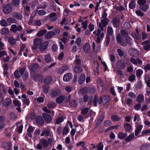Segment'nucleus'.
Returning <instances> with one entry per match:
<instances>
[{
	"label": "nucleus",
	"mask_w": 150,
	"mask_h": 150,
	"mask_svg": "<svg viewBox=\"0 0 150 150\" xmlns=\"http://www.w3.org/2000/svg\"><path fill=\"white\" fill-rule=\"evenodd\" d=\"M52 78L50 76H48L44 80V82L46 85L49 84L52 81Z\"/></svg>",
	"instance_id": "34"
},
{
	"label": "nucleus",
	"mask_w": 150,
	"mask_h": 150,
	"mask_svg": "<svg viewBox=\"0 0 150 150\" xmlns=\"http://www.w3.org/2000/svg\"><path fill=\"white\" fill-rule=\"evenodd\" d=\"M111 120L112 121H117L119 120L120 118L116 115H113L111 117Z\"/></svg>",
	"instance_id": "61"
},
{
	"label": "nucleus",
	"mask_w": 150,
	"mask_h": 150,
	"mask_svg": "<svg viewBox=\"0 0 150 150\" xmlns=\"http://www.w3.org/2000/svg\"><path fill=\"white\" fill-rule=\"evenodd\" d=\"M144 96L142 94L139 95L137 98V101L138 103L142 102L144 100Z\"/></svg>",
	"instance_id": "26"
},
{
	"label": "nucleus",
	"mask_w": 150,
	"mask_h": 150,
	"mask_svg": "<svg viewBox=\"0 0 150 150\" xmlns=\"http://www.w3.org/2000/svg\"><path fill=\"white\" fill-rule=\"evenodd\" d=\"M140 8L141 10L142 11L145 12L149 8V6L147 4H144L141 6H140Z\"/></svg>",
	"instance_id": "33"
},
{
	"label": "nucleus",
	"mask_w": 150,
	"mask_h": 150,
	"mask_svg": "<svg viewBox=\"0 0 150 150\" xmlns=\"http://www.w3.org/2000/svg\"><path fill=\"white\" fill-rule=\"evenodd\" d=\"M65 98L64 96H61L57 98L56 100V102L58 103H60L62 102Z\"/></svg>",
	"instance_id": "27"
},
{
	"label": "nucleus",
	"mask_w": 150,
	"mask_h": 150,
	"mask_svg": "<svg viewBox=\"0 0 150 150\" xmlns=\"http://www.w3.org/2000/svg\"><path fill=\"white\" fill-rule=\"evenodd\" d=\"M130 61L133 64L137 65H141L142 63V61L138 58L135 59L133 58H131L130 59Z\"/></svg>",
	"instance_id": "9"
},
{
	"label": "nucleus",
	"mask_w": 150,
	"mask_h": 150,
	"mask_svg": "<svg viewBox=\"0 0 150 150\" xmlns=\"http://www.w3.org/2000/svg\"><path fill=\"white\" fill-rule=\"evenodd\" d=\"M42 39L37 38L34 39L33 41L34 46L33 47L34 50H35L37 48V47L42 42Z\"/></svg>",
	"instance_id": "3"
},
{
	"label": "nucleus",
	"mask_w": 150,
	"mask_h": 150,
	"mask_svg": "<svg viewBox=\"0 0 150 150\" xmlns=\"http://www.w3.org/2000/svg\"><path fill=\"white\" fill-rule=\"evenodd\" d=\"M136 3L134 1H132L129 4V8L131 9H133L135 7Z\"/></svg>",
	"instance_id": "60"
},
{
	"label": "nucleus",
	"mask_w": 150,
	"mask_h": 150,
	"mask_svg": "<svg viewBox=\"0 0 150 150\" xmlns=\"http://www.w3.org/2000/svg\"><path fill=\"white\" fill-rule=\"evenodd\" d=\"M108 20L107 19H103L101 20V22L104 26H105L108 24Z\"/></svg>",
	"instance_id": "54"
},
{
	"label": "nucleus",
	"mask_w": 150,
	"mask_h": 150,
	"mask_svg": "<svg viewBox=\"0 0 150 150\" xmlns=\"http://www.w3.org/2000/svg\"><path fill=\"white\" fill-rule=\"evenodd\" d=\"M47 32V30L46 29L42 30L38 32L36 35L38 37H41L43 36Z\"/></svg>",
	"instance_id": "28"
},
{
	"label": "nucleus",
	"mask_w": 150,
	"mask_h": 150,
	"mask_svg": "<svg viewBox=\"0 0 150 150\" xmlns=\"http://www.w3.org/2000/svg\"><path fill=\"white\" fill-rule=\"evenodd\" d=\"M0 24L2 26H7V23L5 20H2L0 21Z\"/></svg>",
	"instance_id": "44"
},
{
	"label": "nucleus",
	"mask_w": 150,
	"mask_h": 150,
	"mask_svg": "<svg viewBox=\"0 0 150 150\" xmlns=\"http://www.w3.org/2000/svg\"><path fill=\"white\" fill-rule=\"evenodd\" d=\"M120 35L118 34L117 35L116 40L117 42L120 44L122 46H125L128 43L131 42L132 40L128 36V33L124 30H120Z\"/></svg>",
	"instance_id": "1"
},
{
	"label": "nucleus",
	"mask_w": 150,
	"mask_h": 150,
	"mask_svg": "<svg viewBox=\"0 0 150 150\" xmlns=\"http://www.w3.org/2000/svg\"><path fill=\"white\" fill-rule=\"evenodd\" d=\"M142 127L143 126L142 125H137L135 130V136H137L140 132Z\"/></svg>",
	"instance_id": "15"
},
{
	"label": "nucleus",
	"mask_w": 150,
	"mask_h": 150,
	"mask_svg": "<svg viewBox=\"0 0 150 150\" xmlns=\"http://www.w3.org/2000/svg\"><path fill=\"white\" fill-rule=\"evenodd\" d=\"M124 26L125 28L127 29H129L130 27V25L128 22L125 23L124 24Z\"/></svg>",
	"instance_id": "64"
},
{
	"label": "nucleus",
	"mask_w": 150,
	"mask_h": 150,
	"mask_svg": "<svg viewBox=\"0 0 150 150\" xmlns=\"http://www.w3.org/2000/svg\"><path fill=\"white\" fill-rule=\"evenodd\" d=\"M51 61V57L49 55H47L45 56V61L47 63L50 62Z\"/></svg>",
	"instance_id": "50"
},
{
	"label": "nucleus",
	"mask_w": 150,
	"mask_h": 150,
	"mask_svg": "<svg viewBox=\"0 0 150 150\" xmlns=\"http://www.w3.org/2000/svg\"><path fill=\"white\" fill-rule=\"evenodd\" d=\"M129 52L131 56L137 57L138 56L139 52L138 50L134 48H131L129 50Z\"/></svg>",
	"instance_id": "8"
},
{
	"label": "nucleus",
	"mask_w": 150,
	"mask_h": 150,
	"mask_svg": "<svg viewBox=\"0 0 150 150\" xmlns=\"http://www.w3.org/2000/svg\"><path fill=\"white\" fill-rule=\"evenodd\" d=\"M26 47V45H22L20 50V55H22V52L25 51V48Z\"/></svg>",
	"instance_id": "52"
},
{
	"label": "nucleus",
	"mask_w": 150,
	"mask_h": 150,
	"mask_svg": "<svg viewBox=\"0 0 150 150\" xmlns=\"http://www.w3.org/2000/svg\"><path fill=\"white\" fill-rule=\"evenodd\" d=\"M72 76L73 75L71 73H67L64 75L63 77V80L65 82L68 81L71 79Z\"/></svg>",
	"instance_id": "11"
},
{
	"label": "nucleus",
	"mask_w": 150,
	"mask_h": 150,
	"mask_svg": "<svg viewBox=\"0 0 150 150\" xmlns=\"http://www.w3.org/2000/svg\"><path fill=\"white\" fill-rule=\"evenodd\" d=\"M134 137V133L130 134L125 139V141L127 142H129L131 140L133 139Z\"/></svg>",
	"instance_id": "30"
},
{
	"label": "nucleus",
	"mask_w": 150,
	"mask_h": 150,
	"mask_svg": "<svg viewBox=\"0 0 150 150\" xmlns=\"http://www.w3.org/2000/svg\"><path fill=\"white\" fill-rule=\"evenodd\" d=\"M97 150H103V145L102 142L99 143L96 146Z\"/></svg>",
	"instance_id": "46"
},
{
	"label": "nucleus",
	"mask_w": 150,
	"mask_h": 150,
	"mask_svg": "<svg viewBox=\"0 0 150 150\" xmlns=\"http://www.w3.org/2000/svg\"><path fill=\"white\" fill-rule=\"evenodd\" d=\"M128 96L130 97L133 98H135L136 97V95L133 92H129L128 93Z\"/></svg>",
	"instance_id": "63"
},
{
	"label": "nucleus",
	"mask_w": 150,
	"mask_h": 150,
	"mask_svg": "<svg viewBox=\"0 0 150 150\" xmlns=\"http://www.w3.org/2000/svg\"><path fill=\"white\" fill-rule=\"evenodd\" d=\"M108 101V99L106 96H104L100 98L98 100L99 104H104L107 103Z\"/></svg>",
	"instance_id": "17"
},
{
	"label": "nucleus",
	"mask_w": 150,
	"mask_h": 150,
	"mask_svg": "<svg viewBox=\"0 0 150 150\" xmlns=\"http://www.w3.org/2000/svg\"><path fill=\"white\" fill-rule=\"evenodd\" d=\"M97 36L96 42L97 43H99L100 40L103 39L104 36V34H102L100 36Z\"/></svg>",
	"instance_id": "41"
},
{
	"label": "nucleus",
	"mask_w": 150,
	"mask_h": 150,
	"mask_svg": "<svg viewBox=\"0 0 150 150\" xmlns=\"http://www.w3.org/2000/svg\"><path fill=\"white\" fill-rule=\"evenodd\" d=\"M37 13L39 15H43L46 13V11L44 10H40L37 12Z\"/></svg>",
	"instance_id": "47"
},
{
	"label": "nucleus",
	"mask_w": 150,
	"mask_h": 150,
	"mask_svg": "<svg viewBox=\"0 0 150 150\" xmlns=\"http://www.w3.org/2000/svg\"><path fill=\"white\" fill-rule=\"evenodd\" d=\"M69 104L71 106L76 107L77 105V103L75 100H71Z\"/></svg>",
	"instance_id": "56"
},
{
	"label": "nucleus",
	"mask_w": 150,
	"mask_h": 150,
	"mask_svg": "<svg viewBox=\"0 0 150 150\" xmlns=\"http://www.w3.org/2000/svg\"><path fill=\"white\" fill-rule=\"evenodd\" d=\"M104 118V116L103 115H101L99 117V118L98 120V121L96 124V125H99L103 120Z\"/></svg>",
	"instance_id": "39"
},
{
	"label": "nucleus",
	"mask_w": 150,
	"mask_h": 150,
	"mask_svg": "<svg viewBox=\"0 0 150 150\" xmlns=\"http://www.w3.org/2000/svg\"><path fill=\"white\" fill-rule=\"evenodd\" d=\"M144 124L146 126H150V121L147 118H145L144 120Z\"/></svg>",
	"instance_id": "59"
},
{
	"label": "nucleus",
	"mask_w": 150,
	"mask_h": 150,
	"mask_svg": "<svg viewBox=\"0 0 150 150\" xmlns=\"http://www.w3.org/2000/svg\"><path fill=\"white\" fill-rule=\"evenodd\" d=\"M47 107L50 109H52L56 107V105L54 102H50L47 104Z\"/></svg>",
	"instance_id": "29"
},
{
	"label": "nucleus",
	"mask_w": 150,
	"mask_h": 150,
	"mask_svg": "<svg viewBox=\"0 0 150 150\" xmlns=\"http://www.w3.org/2000/svg\"><path fill=\"white\" fill-rule=\"evenodd\" d=\"M144 45L143 48L146 51H148L150 50V40H147L142 42Z\"/></svg>",
	"instance_id": "4"
},
{
	"label": "nucleus",
	"mask_w": 150,
	"mask_h": 150,
	"mask_svg": "<svg viewBox=\"0 0 150 150\" xmlns=\"http://www.w3.org/2000/svg\"><path fill=\"white\" fill-rule=\"evenodd\" d=\"M7 21L10 23H16V21L13 18H9L7 19Z\"/></svg>",
	"instance_id": "45"
},
{
	"label": "nucleus",
	"mask_w": 150,
	"mask_h": 150,
	"mask_svg": "<svg viewBox=\"0 0 150 150\" xmlns=\"http://www.w3.org/2000/svg\"><path fill=\"white\" fill-rule=\"evenodd\" d=\"M91 47L90 45L87 43L85 44L83 47V49L86 53H88L90 50Z\"/></svg>",
	"instance_id": "14"
},
{
	"label": "nucleus",
	"mask_w": 150,
	"mask_h": 150,
	"mask_svg": "<svg viewBox=\"0 0 150 150\" xmlns=\"http://www.w3.org/2000/svg\"><path fill=\"white\" fill-rule=\"evenodd\" d=\"M48 45V43L47 41H45L41 44L40 47V51H44L47 47Z\"/></svg>",
	"instance_id": "16"
},
{
	"label": "nucleus",
	"mask_w": 150,
	"mask_h": 150,
	"mask_svg": "<svg viewBox=\"0 0 150 150\" xmlns=\"http://www.w3.org/2000/svg\"><path fill=\"white\" fill-rule=\"evenodd\" d=\"M12 16L17 19L21 20L23 17L21 14L18 13H14L12 14Z\"/></svg>",
	"instance_id": "22"
},
{
	"label": "nucleus",
	"mask_w": 150,
	"mask_h": 150,
	"mask_svg": "<svg viewBox=\"0 0 150 150\" xmlns=\"http://www.w3.org/2000/svg\"><path fill=\"white\" fill-rule=\"evenodd\" d=\"M89 110V109L88 108H84L81 110V113L82 114H86Z\"/></svg>",
	"instance_id": "43"
},
{
	"label": "nucleus",
	"mask_w": 150,
	"mask_h": 150,
	"mask_svg": "<svg viewBox=\"0 0 150 150\" xmlns=\"http://www.w3.org/2000/svg\"><path fill=\"white\" fill-rule=\"evenodd\" d=\"M22 100L23 103L28 106L30 103L29 99L28 98L25 94H23L22 96Z\"/></svg>",
	"instance_id": "12"
},
{
	"label": "nucleus",
	"mask_w": 150,
	"mask_h": 150,
	"mask_svg": "<svg viewBox=\"0 0 150 150\" xmlns=\"http://www.w3.org/2000/svg\"><path fill=\"white\" fill-rule=\"evenodd\" d=\"M107 33L108 35H112L113 34L112 28L111 27H108L107 30Z\"/></svg>",
	"instance_id": "40"
},
{
	"label": "nucleus",
	"mask_w": 150,
	"mask_h": 150,
	"mask_svg": "<svg viewBox=\"0 0 150 150\" xmlns=\"http://www.w3.org/2000/svg\"><path fill=\"white\" fill-rule=\"evenodd\" d=\"M39 67L38 64H35L32 66L30 69V72L31 76L33 77V79L34 80H36L40 78V76L35 73L34 72Z\"/></svg>",
	"instance_id": "2"
},
{
	"label": "nucleus",
	"mask_w": 150,
	"mask_h": 150,
	"mask_svg": "<svg viewBox=\"0 0 150 150\" xmlns=\"http://www.w3.org/2000/svg\"><path fill=\"white\" fill-rule=\"evenodd\" d=\"M12 144L11 143L6 142L2 143L1 146L4 149L7 150L10 149L11 147Z\"/></svg>",
	"instance_id": "13"
},
{
	"label": "nucleus",
	"mask_w": 150,
	"mask_h": 150,
	"mask_svg": "<svg viewBox=\"0 0 150 150\" xmlns=\"http://www.w3.org/2000/svg\"><path fill=\"white\" fill-rule=\"evenodd\" d=\"M100 29H98L97 30V33L96 34V36H100L102 34H103V33H101L103 31V27L101 25V23H99L98 25Z\"/></svg>",
	"instance_id": "23"
},
{
	"label": "nucleus",
	"mask_w": 150,
	"mask_h": 150,
	"mask_svg": "<svg viewBox=\"0 0 150 150\" xmlns=\"http://www.w3.org/2000/svg\"><path fill=\"white\" fill-rule=\"evenodd\" d=\"M125 130L127 131H130L132 129L131 126L128 124H126L124 126Z\"/></svg>",
	"instance_id": "38"
},
{
	"label": "nucleus",
	"mask_w": 150,
	"mask_h": 150,
	"mask_svg": "<svg viewBox=\"0 0 150 150\" xmlns=\"http://www.w3.org/2000/svg\"><path fill=\"white\" fill-rule=\"evenodd\" d=\"M0 32L2 35H7L9 33V30L8 29L6 28H3L1 29Z\"/></svg>",
	"instance_id": "24"
},
{
	"label": "nucleus",
	"mask_w": 150,
	"mask_h": 150,
	"mask_svg": "<svg viewBox=\"0 0 150 150\" xmlns=\"http://www.w3.org/2000/svg\"><path fill=\"white\" fill-rule=\"evenodd\" d=\"M81 25L84 29H86L88 26V21L86 20L85 21L82 22Z\"/></svg>",
	"instance_id": "53"
},
{
	"label": "nucleus",
	"mask_w": 150,
	"mask_h": 150,
	"mask_svg": "<svg viewBox=\"0 0 150 150\" xmlns=\"http://www.w3.org/2000/svg\"><path fill=\"white\" fill-rule=\"evenodd\" d=\"M127 134L126 133L120 132L118 134V137L119 139H122L125 138L127 136Z\"/></svg>",
	"instance_id": "37"
},
{
	"label": "nucleus",
	"mask_w": 150,
	"mask_h": 150,
	"mask_svg": "<svg viewBox=\"0 0 150 150\" xmlns=\"http://www.w3.org/2000/svg\"><path fill=\"white\" fill-rule=\"evenodd\" d=\"M54 35V31H51L47 33L45 35V38L47 39H49Z\"/></svg>",
	"instance_id": "19"
},
{
	"label": "nucleus",
	"mask_w": 150,
	"mask_h": 150,
	"mask_svg": "<svg viewBox=\"0 0 150 150\" xmlns=\"http://www.w3.org/2000/svg\"><path fill=\"white\" fill-rule=\"evenodd\" d=\"M40 142L44 147H46L48 146V144L46 140L45 139H41L40 141Z\"/></svg>",
	"instance_id": "32"
},
{
	"label": "nucleus",
	"mask_w": 150,
	"mask_h": 150,
	"mask_svg": "<svg viewBox=\"0 0 150 150\" xmlns=\"http://www.w3.org/2000/svg\"><path fill=\"white\" fill-rule=\"evenodd\" d=\"M149 147L146 145H143L140 146V150H148Z\"/></svg>",
	"instance_id": "49"
},
{
	"label": "nucleus",
	"mask_w": 150,
	"mask_h": 150,
	"mask_svg": "<svg viewBox=\"0 0 150 150\" xmlns=\"http://www.w3.org/2000/svg\"><path fill=\"white\" fill-rule=\"evenodd\" d=\"M117 67L119 69H123L125 67V62L123 60H118L116 64Z\"/></svg>",
	"instance_id": "6"
},
{
	"label": "nucleus",
	"mask_w": 150,
	"mask_h": 150,
	"mask_svg": "<svg viewBox=\"0 0 150 150\" xmlns=\"http://www.w3.org/2000/svg\"><path fill=\"white\" fill-rule=\"evenodd\" d=\"M76 42L77 45L80 46L81 45V40L80 38H78L76 39Z\"/></svg>",
	"instance_id": "62"
},
{
	"label": "nucleus",
	"mask_w": 150,
	"mask_h": 150,
	"mask_svg": "<svg viewBox=\"0 0 150 150\" xmlns=\"http://www.w3.org/2000/svg\"><path fill=\"white\" fill-rule=\"evenodd\" d=\"M8 41L9 43L11 45H14L16 43L15 40L13 38L10 37L8 38Z\"/></svg>",
	"instance_id": "42"
},
{
	"label": "nucleus",
	"mask_w": 150,
	"mask_h": 150,
	"mask_svg": "<svg viewBox=\"0 0 150 150\" xmlns=\"http://www.w3.org/2000/svg\"><path fill=\"white\" fill-rule=\"evenodd\" d=\"M63 120L64 119L62 117H59L56 120V124H59L63 122Z\"/></svg>",
	"instance_id": "57"
},
{
	"label": "nucleus",
	"mask_w": 150,
	"mask_h": 150,
	"mask_svg": "<svg viewBox=\"0 0 150 150\" xmlns=\"http://www.w3.org/2000/svg\"><path fill=\"white\" fill-rule=\"evenodd\" d=\"M12 10V7L9 4H8L6 5L3 8V12L6 14L10 13L11 11Z\"/></svg>",
	"instance_id": "5"
},
{
	"label": "nucleus",
	"mask_w": 150,
	"mask_h": 150,
	"mask_svg": "<svg viewBox=\"0 0 150 150\" xmlns=\"http://www.w3.org/2000/svg\"><path fill=\"white\" fill-rule=\"evenodd\" d=\"M61 93L60 90L58 89L53 90L51 93V96L52 97L57 96Z\"/></svg>",
	"instance_id": "10"
},
{
	"label": "nucleus",
	"mask_w": 150,
	"mask_h": 150,
	"mask_svg": "<svg viewBox=\"0 0 150 150\" xmlns=\"http://www.w3.org/2000/svg\"><path fill=\"white\" fill-rule=\"evenodd\" d=\"M74 70L76 73H80L82 71V69L80 67L77 66L74 67Z\"/></svg>",
	"instance_id": "35"
},
{
	"label": "nucleus",
	"mask_w": 150,
	"mask_h": 150,
	"mask_svg": "<svg viewBox=\"0 0 150 150\" xmlns=\"http://www.w3.org/2000/svg\"><path fill=\"white\" fill-rule=\"evenodd\" d=\"M13 103L15 106L18 107H20L21 105L20 102L16 99H15L13 100Z\"/></svg>",
	"instance_id": "36"
},
{
	"label": "nucleus",
	"mask_w": 150,
	"mask_h": 150,
	"mask_svg": "<svg viewBox=\"0 0 150 150\" xmlns=\"http://www.w3.org/2000/svg\"><path fill=\"white\" fill-rule=\"evenodd\" d=\"M69 131V129L68 127H65L63 130L62 134L63 135L67 134Z\"/></svg>",
	"instance_id": "48"
},
{
	"label": "nucleus",
	"mask_w": 150,
	"mask_h": 150,
	"mask_svg": "<svg viewBox=\"0 0 150 150\" xmlns=\"http://www.w3.org/2000/svg\"><path fill=\"white\" fill-rule=\"evenodd\" d=\"M17 26L15 24L12 25L11 26L10 30L12 32H16L17 31Z\"/></svg>",
	"instance_id": "51"
},
{
	"label": "nucleus",
	"mask_w": 150,
	"mask_h": 150,
	"mask_svg": "<svg viewBox=\"0 0 150 150\" xmlns=\"http://www.w3.org/2000/svg\"><path fill=\"white\" fill-rule=\"evenodd\" d=\"M36 122L39 125H42L44 123V120L41 116H37L36 119Z\"/></svg>",
	"instance_id": "20"
},
{
	"label": "nucleus",
	"mask_w": 150,
	"mask_h": 150,
	"mask_svg": "<svg viewBox=\"0 0 150 150\" xmlns=\"http://www.w3.org/2000/svg\"><path fill=\"white\" fill-rule=\"evenodd\" d=\"M12 103L11 100L10 98H6L3 100V104L5 106H8Z\"/></svg>",
	"instance_id": "18"
},
{
	"label": "nucleus",
	"mask_w": 150,
	"mask_h": 150,
	"mask_svg": "<svg viewBox=\"0 0 150 150\" xmlns=\"http://www.w3.org/2000/svg\"><path fill=\"white\" fill-rule=\"evenodd\" d=\"M132 100L130 98H128L126 99V103L127 105L129 106L132 105Z\"/></svg>",
	"instance_id": "58"
},
{
	"label": "nucleus",
	"mask_w": 150,
	"mask_h": 150,
	"mask_svg": "<svg viewBox=\"0 0 150 150\" xmlns=\"http://www.w3.org/2000/svg\"><path fill=\"white\" fill-rule=\"evenodd\" d=\"M85 76L84 74H82L80 76L78 80V83L80 84L83 83L85 79Z\"/></svg>",
	"instance_id": "21"
},
{
	"label": "nucleus",
	"mask_w": 150,
	"mask_h": 150,
	"mask_svg": "<svg viewBox=\"0 0 150 150\" xmlns=\"http://www.w3.org/2000/svg\"><path fill=\"white\" fill-rule=\"evenodd\" d=\"M16 124L18 127V131L19 133H21L23 129V125L19 123H16Z\"/></svg>",
	"instance_id": "31"
},
{
	"label": "nucleus",
	"mask_w": 150,
	"mask_h": 150,
	"mask_svg": "<svg viewBox=\"0 0 150 150\" xmlns=\"http://www.w3.org/2000/svg\"><path fill=\"white\" fill-rule=\"evenodd\" d=\"M112 23L114 26L117 27L119 25V20L118 18H114L113 20Z\"/></svg>",
	"instance_id": "25"
},
{
	"label": "nucleus",
	"mask_w": 150,
	"mask_h": 150,
	"mask_svg": "<svg viewBox=\"0 0 150 150\" xmlns=\"http://www.w3.org/2000/svg\"><path fill=\"white\" fill-rule=\"evenodd\" d=\"M42 116L46 123H49L51 121L52 118L49 115L46 113H43L42 114Z\"/></svg>",
	"instance_id": "7"
},
{
	"label": "nucleus",
	"mask_w": 150,
	"mask_h": 150,
	"mask_svg": "<svg viewBox=\"0 0 150 150\" xmlns=\"http://www.w3.org/2000/svg\"><path fill=\"white\" fill-rule=\"evenodd\" d=\"M136 75L137 77H140L143 73V71L142 69H139L136 71Z\"/></svg>",
	"instance_id": "55"
}]
</instances>
